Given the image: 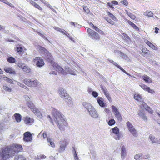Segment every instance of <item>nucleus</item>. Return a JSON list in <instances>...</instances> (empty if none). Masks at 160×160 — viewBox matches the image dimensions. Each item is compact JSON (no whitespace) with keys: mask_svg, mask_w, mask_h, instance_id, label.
<instances>
[{"mask_svg":"<svg viewBox=\"0 0 160 160\" xmlns=\"http://www.w3.org/2000/svg\"><path fill=\"white\" fill-rule=\"evenodd\" d=\"M112 108L117 119L119 121H121L122 119V117L118 108L113 105L112 106Z\"/></svg>","mask_w":160,"mask_h":160,"instance_id":"nucleus-12","label":"nucleus"},{"mask_svg":"<svg viewBox=\"0 0 160 160\" xmlns=\"http://www.w3.org/2000/svg\"><path fill=\"white\" fill-rule=\"evenodd\" d=\"M112 132L116 135L114 136L115 139L116 140H118L120 138L119 130L117 127H115L112 129Z\"/></svg>","mask_w":160,"mask_h":160,"instance_id":"nucleus-15","label":"nucleus"},{"mask_svg":"<svg viewBox=\"0 0 160 160\" xmlns=\"http://www.w3.org/2000/svg\"><path fill=\"white\" fill-rule=\"evenodd\" d=\"M129 17L131 19L133 20H135L136 18V16L134 15L132 13L129 16Z\"/></svg>","mask_w":160,"mask_h":160,"instance_id":"nucleus-53","label":"nucleus"},{"mask_svg":"<svg viewBox=\"0 0 160 160\" xmlns=\"http://www.w3.org/2000/svg\"><path fill=\"white\" fill-rule=\"evenodd\" d=\"M127 22L135 30L139 31V28L134 23L129 20H127Z\"/></svg>","mask_w":160,"mask_h":160,"instance_id":"nucleus-23","label":"nucleus"},{"mask_svg":"<svg viewBox=\"0 0 160 160\" xmlns=\"http://www.w3.org/2000/svg\"><path fill=\"white\" fill-rule=\"evenodd\" d=\"M89 25L94 29L97 32H98V33L102 32L103 33V32L99 28H97L95 26H94V24L91 22L89 23Z\"/></svg>","mask_w":160,"mask_h":160,"instance_id":"nucleus-27","label":"nucleus"},{"mask_svg":"<svg viewBox=\"0 0 160 160\" xmlns=\"http://www.w3.org/2000/svg\"><path fill=\"white\" fill-rule=\"evenodd\" d=\"M24 83L27 86L30 87H36L40 85L39 82L37 79H31L25 78L23 80Z\"/></svg>","mask_w":160,"mask_h":160,"instance_id":"nucleus-6","label":"nucleus"},{"mask_svg":"<svg viewBox=\"0 0 160 160\" xmlns=\"http://www.w3.org/2000/svg\"><path fill=\"white\" fill-rule=\"evenodd\" d=\"M122 35L124 37H126L127 38H129V36L125 33H123Z\"/></svg>","mask_w":160,"mask_h":160,"instance_id":"nucleus-62","label":"nucleus"},{"mask_svg":"<svg viewBox=\"0 0 160 160\" xmlns=\"http://www.w3.org/2000/svg\"><path fill=\"white\" fill-rule=\"evenodd\" d=\"M82 105L88 110L89 114L92 117L94 118H98V114L95 108L92 106L91 104L87 102H82Z\"/></svg>","mask_w":160,"mask_h":160,"instance_id":"nucleus-3","label":"nucleus"},{"mask_svg":"<svg viewBox=\"0 0 160 160\" xmlns=\"http://www.w3.org/2000/svg\"><path fill=\"white\" fill-rule=\"evenodd\" d=\"M66 73L68 74H70L72 75H75V72L74 71L69 69L67 70Z\"/></svg>","mask_w":160,"mask_h":160,"instance_id":"nucleus-40","label":"nucleus"},{"mask_svg":"<svg viewBox=\"0 0 160 160\" xmlns=\"http://www.w3.org/2000/svg\"><path fill=\"white\" fill-rule=\"evenodd\" d=\"M32 136L29 132H27L23 134V141L25 142H30L32 140Z\"/></svg>","mask_w":160,"mask_h":160,"instance_id":"nucleus-10","label":"nucleus"},{"mask_svg":"<svg viewBox=\"0 0 160 160\" xmlns=\"http://www.w3.org/2000/svg\"><path fill=\"white\" fill-rule=\"evenodd\" d=\"M125 12L126 14L129 17L132 14L129 12L127 10H125Z\"/></svg>","mask_w":160,"mask_h":160,"instance_id":"nucleus-59","label":"nucleus"},{"mask_svg":"<svg viewBox=\"0 0 160 160\" xmlns=\"http://www.w3.org/2000/svg\"><path fill=\"white\" fill-rule=\"evenodd\" d=\"M3 78L5 81L10 84H13L14 83L13 80L12 79L9 78L7 77H4Z\"/></svg>","mask_w":160,"mask_h":160,"instance_id":"nucleus-37","label":"nucleus"},{"mask_svg":"<svg viewBox=\"0 0 160 160\" xmlns=\"http://www.w3.org/2000/svg\"><path fill=\"white\" fill-rule=\"evenodd\" d=\"M144 15L145 16L151 17H152L153 16V14L151 11H146L144 12Z\"/></svg>","mask_w":160,"mask_h":160,"instance_id":"nucleus-33","label":"nucleus"},{"mask_svg":"<svg viewBox=\"0 0 160 160\" xmlns=\"http://www.w3.org/2000/svg\"><path fill=\"white\" fill-rule=\"evenodd\" d=\"M104 18L109 23L111 24L112 25H114L115 22L114 21L112 20L111 19L109 18H108L105 17Z\"/></svg>","mask_w":160,"mask_h":160,"instance_id":"nucleus-36","label":"nucleus"},{"mask_svg":"<svg viewBox=\"0 0 160 160\" xmlns=\"http://www.w3.org/2000/svg\"><path fill=\"white\" fill-rule=\"evenodd\" d=\"M17 51L18 53H20L22 52L23 51V48L21 47H17Z\"/></svg>","mask_w":160,"mask_h":160,"instance_id":"nucleus-50","label":"nucleus"},{"mask_svg":"<svg viewBox=\"0 0 160 160\" xmlns=\"http://www.w3.org/2000/svg\"><path fill=\"white\" fill-rule=\"evenodd\" d=\"M0 1L3 2L4 3L8 5L9 6L11 7L12 8H14V6L11 3L9 2L7 0H0Z\"/></svg>","mask_w":160,"mask_h":160,"instance_id":"nucleus-35","label":"nucleus"},{"mask_svg":"<svg viewBox=\"0 0 160 160\" xmlns=\"http://www.w3.org/2000/svg\"><path fill=\"white\" fill-rule=\"evenodd\" d=\"M23 120L26 124L29 125H31L34 121L33 119L31 118L28 116L24 118Z\"/></svg>","mask_w":160,"mask_h":160,"instance_id":"nucleus-18","label":"nucleus"},{"mask_svg":"<svg viewBox=\"0 0 160 160\" xmlns=\"http://www.w3.org/2000/svg\"><path fill=\"white\" fill-rule=\"evenodd\" d=\"M58 93L61 98L67 103H72V101L71 97L68 94L65 89L60 88L58 89Z\"/></svg>","mask_w":160,"mask_h":160,"instance_id":"nucleus-5","label":"nucleus"},{"mask_svg":"<svg viewBox=\"0 0 160 160\" xmlns=\"http://www.w3.org/2000/svg\"><path fill=\"white\" fill-rule=\"evenodd\" d=\"M29 3L31 4L34 7L38 9L40 11L42 10L43 9L39 5L37 4L36 2H35L32 0H30L29 1Z\"/></svg>","mask_w":160,"mask_h":160,"instance_id":"nucleus-21","label":"nucleus"},{"mask_svg":"<svg viewBox=\"0 0 160 160\" xmlns=\"http://www.w3.org/2000/svg\"><path fill=\"white\" fill-rule=\"evenodd\" d=\"M147 44L153 50H157L158 49L157 47L154 45L153 44L151 43L147 39H146L145 41Z\"/></svg>","mask_w":160,"mask_h":160,"instance_id":"nucleus-22","label":"nucleus"},{"mask_svg":"<svg viewBox=\"0 0 160 160\" xmlns=\"http://www.w3.org/2000/svg\"><path fill=\"white\" fill-rule=\"evenodd\" d=\"M111 2L112 4L113 5H118V2L116 1H112Z\"/></svg>","mask_w":160,"mask_h":160,"instance_id":"nucleus-56","label":"nucleus"},{"mask_svg":"<svg viewBox=\"0 0 160 160\" xmlns=\"http://www.w3.org/2000/svg\"><path fill=\"white\" fill-rule=\"evenodd\" d=\"M109 61L111 63H112V64H113L115 66L117 67V68L120 69L123 72L125 73L127 75L129 76H131L130 74L129 73L127 72H126V71L125 70L123 69L121 66H120L116 62H114V61L113 60H109Z\"/></svg>","mask_w":160,"mask_h":160,"instance_id":"nucleus-19","label":"nucleus"},{"mask_svg":"<svg viewBox=\"0 0 160 160\" xmlns=\"http://www.w3.org/2000/svg\"><path fill=\"white\" fill-rule=\"evenodd\" d=\"M22 149V145L15 144L2 148L0 150V160H7L12 158Z\"/></svg>","mask_w":160,"mask_h":160,"instance_id":"nucleus-1","label":"nucleus"},{"mask_svg":"<svg viewBox=\"0 0 160 160\" xmlns=\"http://www.w3.org/2000/svg\"><path fill=\"white\" fill-rule=\"evenodd\" d=\"M33 62L38 67H41L43 66L45 63L43 59L40 57H38L34 58Z\"/></svg>","mask_w":160,"mask_h":160,"instance_id":"nucleus-9","label":"nucleus"},{"mask_svg":"<svg viewBox=\"0 0 160 160\" xmlns=\"http://www.w3.org/2000/svg\"><path fill=\"white\" fill-rule=\"evenodd\" d=\"M38 48L39 50L42 52H49L48 51L46 48L42 46H38Z\"/></svg>","mask_w":160,"mask_h":160,"instance_id":"nucleus-31","label":"nucleus"},{"mask_svg":"<svg viewBox=\"0 0 160 160\" xmlns=\"http://www.w3.org/2000/svg\"><path fill=\"white\" fill-rule=\"evenodd\" d=\"M120 3L125 6H127L128 4V2L127 0H122Z\"/></svg>","mask_w":160,"mask_h":160,"instance_id":"nucleus-49","label":"nucleus"},{"mask_svg":"<svg viewBox=\"0 0 160 160\" xmlns=\"http://www.w3.org/2000/svg\"><path fill=\"white\" fill-rule=\"evenodd\" d=\"M14 116L17 122H19L21 121L22 117L20 114L16 113L14 114Z\"/></svg>","mask_w":160,"mask_h":160,"instance_id":"nucleus-26","label":"nucleus"},{"mask_svg":"<svg viewBox=\"0 0 160 160\" xmlns=\"http://www.w3.org/2000/svg\"><path fill=\"white\" fill-rule=\"evenodd\" d=\"M4 70L7 73L10 74H16L15 71L11 67H5L4 68Z\"/></svg>","mask_w":160,"mask_h":160,"instance_id":"nucleus-20","label":"nucleus"},{"mask_svg":"<svg viewBox=\"0 0 160 160\" xmlns=\"http://www.w3.org/2000/svg\"><path fill=\"white\" fill-rule=\"evenodd\" d=\"M92 96L95 98L97 97L98 95V93L95 91H93L92 92Z\"/></svg>","mask_w":160,"mask_h":160,"instance_id":"nucleus-51","label":"nucleus"},{"mask_svg":"<svg viewBox=\"0 0 160 160\" xmlns=\"http://www.w3.org/2000/svg\"><path fill=\"white\" fill-rule=\"evenodd\" d=\"M83 9L84 12L87 13H88L89 12V9L88 7L86 6H83Z\"/></svg>","mask_w":160,"mask_h":160,"instance_id":"nucleus-48","label":"nucleus"},{"mask_svg":"<svg viewBox=\"0 0 160 160\" xmlns=\"http://www.w3.org/2000/svg\"><path fill=\"white\" fill-rule=\"evenodd\" d=\"M142 79L147 83H151L152 79L148 75H144L142 77Z\"/></svg>","mask_w":160,"mask_h":160,"instance_id":"nucleus-24","label":"nucleus"},{"mask_svg":"<svg viewBox=\"0 0 160 160\" xmlns=\"http://www.w3.org/2000/svg\"><path fill=\"white\" fill-rule=\"evenodd\" d=\"M42 134V136L44 138H45L47 137V132L45 131H43V130H42L39 133V135L40 134Z\"/></svg>","mask_w":160,"mask_h":160,"instance_id":"nucleus-44","label":"nucleus"},{"mask_svg":"<svg viewBox=\"0 0 160 160\" xmlns=\"http://www.w3.org/2000/svg\"><path fill=\"white\" fill-rule=\"evenodd\" d=\"M101 88L109 101L110 102H112V100L111 97L107 90L102 86H101Z\"/></svg>","mask_w":160,"mask_h":160,"instance_id":"nucleus-17","label":"nucleus"},{"mask_svg":"<svg viewBox=\"0 0 160 160\" xmlns=\"http://www.w3.org/2000/svg\"><path fill=\"white\" fill-rule=\"evenodd\" d=\"M48 141V142H49L50 145L52 147H54L55 146L54 142H53L52 141V139L48 138H47Z\"/></svg>","mask_w":160,"mask_h":160,"instance_id":"nucleus-45","label":"nucleus"},{"mask_svg":"<svg viewBox=\"0 0 160 160\" xmlns=\"http://www.w3.org/2000/svg\"><path fill=\"white\" fill-rule=\"evenodd\" d=\"M87 32L89 37L92 39L95 40H99L100 39V37L99 34L92 29L88 28Z\"/></svg>","mask_w":160,"mask_h":160,"instance_id":"nucleus-7","label":"nucleus"},{"mask_svg":"<svg viewBox=\"0 0 160 160\" xmlns=\"http://www.w3.org/2000/svg\"><path fill=\"white\" fill-rule=\"evenodd\" d=\"M121 156L122 158H124L126 154V148L124 146H123L121 148Z\"/></svg>","mask_w":160,"mask_h":160,"instance_id":"nucleus-29","label":"nucleus"},{"mask_svg":"<svg viewBox=\"0 0 160 160\" xmlns=\"http://www.w3.org/2000/svg\"><path fill=\"white\" fill-rule=\"evenodd\" d=\"M53 28L55 30H56L58 31H59V32L60 31V30H61V28H58V27H53Z\"/></svg>","mask_w":160,"mask_h":160,"instance_id":"nucleus-57","label":"nucleus"},{"mask_svg":"<svg viewBox=\"0 0 160 160\" xmlns=\"http://www.w3.org/2000/svg\"><path fill=\"white\" fill-rule=\"evenodd\" d=\"M3 88L6 92H10L11 91V89L6 85H4Z\"/></svg>","mask_w":160,"mask_h":160,"instance_id":"nucleus-41","label":"nucleus"},{"mask_svg":"<svg viewBox=\"0 0 160 160\" xmlns=\"http://www.w3.org/2000/svg\"><path fill=\"white\" fill-rule=\"evenodd\" d=\"M24 65V63L22 62H18V63L17 64V65L18 67L20 68H22H22L23 67V65Z\"/></svg>","mask_w":160,"mask_h":160,"instance_id":"nucleus-47","label":"nucleus"},{"mask_svg":"<svg viewBox=\"0 0 160 160\" xmlns=\"http://www.w3.org/2000/svg\"><path fill=\"white\" fill-rule=\"evenodd\" d=\"M142 51L143 53V56H146L149 52V50L146 48H143L142 49Z\"/></svg>","mask_w":160,"mask_h":160,"instance_id":"nucleus-39","label":"nucleus"},{"mask_svg":"<svg viewBox=\"0 0 160 160\" xmlns=\"http://www.w3.org/2000/svg\"><path fill=\"white\" fill-rule=\"evenodd\" d=\"M108 15L112 19L114 20V19H116V18L113 15L112 13L109 12V11L107 12Z\"/></svg>","mask_w":160,"mask_h":160,"instance_id":"nucleus-46","label":"nucleus"},{"mask_svg":"<svg viewBox=\"0 0 160 160\" xmlns=\"http://www.w3.org/2000/svg\"><path fill=\"white\" fill-rule=\"evenodd\" d=\"M22 69L24 72L27 73H29L31 72V69L27 66H24Z\"/></svg>","mask_w":160,"mask_h":160,"instance_id":"nucleus-32","label":"nucleus"},{"mask_svg":"<svg viewBox=\"0 0 160 160\" xmlns=\"http://www.w3.org/2000/svg\"><path fill=\"white\" fill-rule=\"evenodd\" d=\"M49 74H55L57 75V73H56L55 71H52L51 72H50L49 73Z\"/></svg>","mask_w":160,"mask_h":160,"instance_id":"nucleus-63","label":"nucleus"},{"mask_svg":"<svg viewBox=\"0 0 160 160\" xmlns=\"http://www.w3.org/2000/svg\"><path fill=\"white\" fill-rule=\"evenodd\" d=\"M140 107L141 109L145 108L150 114L153 113L152 109L150 107L148 106L146 103L144 102H142V104L140 105Z\"/></svg>","mask_w":160,"mask_h":160,"instance_id":"nucleus-14","label":"nucleus"},{"mask_svg":"<svg viewBox=\"0 0 160 160\" xmlns=\"http://www.w3.org/2000/svg\"><path fill=\"white\" fill-rule=\"evenodd\" d=\"M142 119L144 120V121H146L147 120V117L145 116H143L142 117Z\"/></svg>","mask_w":160,"mask_h":160,"instance_id":"nucleus-60","label":"nucleus"},{"mask_svg":"<svg viewBox=\"0 0 160 160\" xmlns=\"http://www.w3.org/2000/svg\"><path fill=\"white\" fill-rule=\"evenodd\" d=\"M65 31L64 30V29H61V30L59 31L60 32L64 34V32H65Z\"/></svg>","mask_w":160,"mask_h":160,"instance_id":"nucleus-64","label":"nucleus"},{"mask_svg":"<svg viewBox=\"0 0 160 160\" xmlns=\"http://www.w3.org/2000/svg\"><path fill=\"white\" fill-rule=\"evenodd\" d=\"M142 156V153H139L136 154L134 157V158L136 160H139L141 158Z\"/></svg>","mask_w":160,"mask_h":160,"instance_id":"nucleus-38","label":"nucleus"},{"mask_svg":"<svg viewBox=\"0 0 160 160\" xmlns=\"http://www.w3.org/2000/svg\"><path fill=\"white\" fill-rule=\"evenodd\" d=\"M126 124L129 132L134 136H137V132L136 130L131 123L130 122L128 121L126 122Z\"/></svg>","mask_w":160,"mask_h":160,"instance_id":"nucleus-11","label":"nucleus"},{"mask_svg":"<svg viewBox=\"0 0 160 160\" xmlns=\"http://www.w3.org/2000/svg\"><path fill=\"white\" fill-rule=\"evenodd\" d=\"M53 119L50 115L47 117L50 122L54 125V120L58 127L61 130H64L68 124L64 116L57 110H54L52 113Z\"/></svg>","mask_w":160,"mask_h":160,"instance_id":"nucleus-2","label":"nucleus"},{"mask_svg":"<svg viewBox=\"0 0 160 160\" xmlns=\"http://www.w3.org/2000/svg\"><path fill=\"white\" fill-rule=\"evenodd\" d=\"M159 30V29L158 28H155V32L156 33H158V31Z\"/></svg>","mask_w":160,"mask_h":160,"instance_id":"nucleus-61","label":"nucleus"},{"mask_svg":"<svg viewBox=\"0 0 160 160\" xmlns=\"http://www.w3.org/2000/svg\"><path fill=\"white\" fill-rule=\"evenodd\" d=\"M46 60L47 61L50 63L52 67L56 71L62 73H63L64 71L63 68L54 61V59L50 53H49L47 55Z\"/></svg>","mask_w":160,"mask_h":160,"instance_id":"nucleus-4","label":"nucleus"},{"mask_svg":"<svg viewBox=\"0 0 160 160\" xmlns=\"http://www.w3.org/2000/svg\"><path fill=\"white\" fill-rule=\"evenodd\" d=\"M107 5L109 7H110L112 9L114 8V7L113 6V5L112 4V3H111L110 2H108L107 3Z\"/></svg>","mask_w":160,"mask_h":160,"instance_id":"nucleus-54","label":"nucleus"},{"mask_svg":"<svg viewBox=\"0 0 160 160\" xmlns=\"http://www.w3.org/2000/svg\"><path fill=\"white\" fill-rule=\"evenodd\" d=\"M140 86L145 91H147L149 93L153 94L155 93V91L152 89H151L150 88L147 86L146 85L142 84Z\"/></svg>","mask_w":160,"mask_h":160,"instance_id":"nucleus-16","label":"nucleus"},{"mask_svg":"<svg viewBox=\"0 0 160 160\" xmlns=\"http://www.w3.org/2000/svg\"><path fill=\"white\" fill-rule=\"evenodd\" d=\"M115 123V121L113 119L110 120L108 122V124L110 126H112Z\"/></svg>","mask_w":160,"mask_h":160,"instance_id":"nucleus-43","label":"nucleus"},{"mask_svg":"<svg viewBox=\"0 0 160 160\" xmlns=\"http://www.w3.org/2000/svg\"><path fill=\"white\" fill-rule=\"evenodd\" d=\"M28 107L30 108L31 110L38 117L40 118H42V115L40 111L38 108L35 107L33 103H29Z\"/></svg>","mask_w":160,"mask_h":160,"instance_id":"nucleus-8","label":"nucleus"},{"mask_svg":"<svg viewBox=\"0 0 160 160\" xmlns=\"http://www.w3.org/2000/svg\"><path fill=\"white\" fill-rule=\"evenodd\" d=\"M97 100L98 104L101 107H104L105 106V104L103 101L102 98L98 97L97 98Z\"/></svg>","mask_w":160,"mask_h":160,"instance_id":"nucleus-25","label":"nucleus"},{"mask_svg":"<svg viewBox=\"0 0 160 160\" xmlns=\"http://www.w3.org/2000/svg\"><path fill=\"white\" fill-rule=\"evenodd\" d=\"M40 158L41 159H44L46 157V156L44 155H41L39 156Z\"/></svg>","mask_w":160,"mask_h":160,"instance_id":"nucleus-58","label":"nucleus"},{"mask_svg":"<svg viewBox=\"0 0 160 160\" xmlns=\"http://www.w3.org/2000/svg\"><path fill=\"white\" fill-rule=\"evenodd\" d=\"M134 98L138 101H140L142 100V98L139 94H135L134 96Z\"/></svg>","mask_w":160,"mask_h":160,"instance_id":"nucleus-30","label":"nucleus"},{"mask_svg":"<svg viewBox=\"0 0 160 160\" xmlns=\"http://www.w3.org/2000/svg\"><path fill=\"white\" fill-rule=\"evenodd\" d=\"M15 160H26L25 158L22 155L16 156L15 157Z\"/></svg>","mask_w":160,"mask_h":160,"instance_id":"nucleus-34","label":"nucleus"},{"mask_svg":"<svg viewBox=\"0 0 160 160\" xmlns=\"http://www.w3.org/2000/svg\"><path fill=\"white\" fill-rule=\"evenodd\" d=\"M68 143L67 141L65 140L61 141L60 142V148L58 150L59 152H60L64 151L65 150Z\"/></svg>","mask_w":160,"mask_h":160,"instance_id":"nucleus-13","label":"nucleus"},{"mask_svg":"<svg viewBox=\"0 0 160 160\" xmlns=\"http://www.w3.org/2000/svg\"><path fill=\"white\" fill-rule=\"evenodd\" d=\"M74 156L75 160H79V158L78 156L77 153H74Z\"/></svg>","mask_w":160,"mask_h":160,"instance_id":"nucleus-55","label":"nucleus"},{"mask_svg":"<svg viewBox=\"0 0 160 160\" xmlns=\"http://www.w3.org/2000/svg\"><path fill=\"white\" fill-rule=\"evenodd\" d=\"M36 32L41 37H42V38H43L45 39H47L46 38L45 36H44L43 34H42L40 32H38V31H36Z\"/></svg>","mask_w":160,"mask_h":160,"instance_id":"nucleus-52","label":"nucleus"},{"mask_svg":"<svg viewBox=\"0 0 160 160\" xmlns=\"http://www.w3.org/2000/svg\"><path fill=\"white\" fill-rule=\"evenodd\" d=\"M149 138L151 140L152 142L153 143H158V142L156 141V139L155 137L152 135H151L149 136Z\"/></svg>","mask_w":160,"mask_h":160,"instance_id":"nucleus-42","label":"nucleus"},{"mask_svg":"<svg viewBox=\"0 0 160 160\" xmlns=\"http://www.w3.org/2000/svg\"><path fill=\"white\" fill-rule=\"evenodd\" d=\"M7 61L10 63H13L16 62V59L12 56H10L7 58Z\"/></svg>","mask_w":160,"mask_h":160,"instance_id":"nucleus-28","label":"nucleus"}]
</instances>
